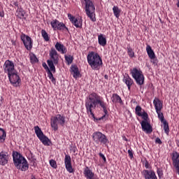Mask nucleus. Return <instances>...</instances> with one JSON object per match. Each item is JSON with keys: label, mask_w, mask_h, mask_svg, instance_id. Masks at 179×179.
I'll return each mask as SVG.
<instances>
[{"label": "nucleus", "mask_w": 179, "mask_h": 179, "mask_svg": "<svg viewBox=\"0 0 179 179\" xmlns=\"http://www.w3.org/2000/svg\"><path fill=\"white\" fill-rule=\"evenodd\" d=\"M85 108L87 114L92 116L94 121L106 120V116L108 114V104L96 92H92L87 97Z\"/></svg>", "instance_id": "obj_1"}, {"label": "nucleus", "mask_w": 179, "mask_h": 179, "mask_svg": "<svg viewBox=\"0 0 179 179\" xmlns=\"http://www.w3.org/2000/svg\"><path fill=\"white\" fill-rule=\"evenodd\" d=\"M87 61L94 71H99L103 66V59H101L100 55L96 52H90L87 56Z\"/></svg>", "instance_id": "obj_2"}, {"label": "nucleus", "mask_w": 179, "mask_h": 179, "mask_svg": "<svg viewBox=\"0 0 179 179\" xmlns=\"http://www.w3.org/2000/svg\"><path fill=\"white\" fill-rule=\"evenodd\" d=\"M13 160L14 166L17 170L21 171H27L29 170V162L27 159L17 152H13Z\"/></svg>", "instance_id": "obj_3"}, {"label": "nucleus", "mask_w": 179, "mask_h": 179, "mask_svg": "<svg viewBox=\"0 0 179 179\" xmlns=\"http://www.w3.org/2000/svg\"><path fill=\"white\" fill-rule=\"evenodd\" d=\"M49 56L50 59L47 60V64L52 72L55 73L57 72L55 65H58L59 64V54H58V52H57L55 48H52L49 51Z\"/></svg>", "instance_id": "obj_4"}, {"label": "nucleus", "mask_w": 179, "mask_h": 179, "mask_svg": "<svg viewBox=\"0 0 179 179\" xmlns=\"http://www.w3.org/2000/svg\"><path fill=\"white\" fill-rule=\"evenodd\" d=\"M85 5V10L87 16L92 20L96 22V7L93 2L90 0H84Z\"/></svg>", "instance_id": "obj_5"}, {"label": "nucleus", "mask_w": 179, "mask_h": 179, "mask_svg": "<svg viewBox=\"0 0 179 179\" xmlns=\"http://www.w3.org/2000/svg\"><path fill=\"white\" fill-rule=\"evenodd\" d=\"M65 116L57 114L50 119V126L54 129V131H58V125L64 127L65 125Z\"/></svg>", "instance_id": "obj_6"}, {"label": "nucleus", "mask_w": 179, "mask_h": 179, "mask_svg": "<svg viewBox=\"0 0 179 179\" xmlns=\"http://www.w3.org/2000/svg\"><path fill=\"white\" fill-rule=\"evenodd\" d=\"M130 73L136 80V85L138 86H142L143 83H145V76H143V73H142V71L138 70L136 68H134L133 69L131 70Z\"/></svg>", "instance_id": "obj_7"}, {"label": "nucleus", "mask_w": 179, "mask_h": 179, "mask_svg": "<svg viewBox=\"0 0 179 179\" xmlns=\"http://www.w3.org/2000/svg\"><path fill=\"white\" fill-rule=\"evenodd\" d=\"M34 129L37 138H38L39 141L42 142L43 145L45 146H50V145H51V141L50 138H48V137L44 135V133H43V131H41L40 127L35 126Z\"/></svg>", "instance_id": "obj_8"}, {"label": "nucleus", "mask_w": 179, "mask_h": 179, "mask_svg": "<svg viewBox=\"0 0 179 179\" xmlns=\"http://www.w3.org/2000/svg\"><path fill=\"white\" fill-rule=\"evenodd\" d=\"M92 138L96 145H99V143L107 145L109 143L108 138H107V136L100 131L94 132L92 134Z\"/></svg>", "instance_id": "obj_9"}, {"label": "nucleus", "mask_w": 179, "mask_h": 179, "mask_svg": "<svg viewBox=\"0 0 179 179\" xmlns=\"http://www.w3.org/2000/svg\"><path fill=\"white\" fill-rule=\"evenodd\" d=\"M20 38L26 50H27V51H31V48H33V40L31 38L24 34H22L20 36Z\"/></svg>", "instance_id": "obj_10"}, {"label": "nucleus", "mask_w": 179, "mask_h": 179, "mask_svg": "<svg viewBox=\"0 0 179 179\" xmlns=\"http://www.w3.org/2000/svg\"><path fill=\"white\" fill-rule=\"evenodd\" d=\"M8 77L11 85H13V86H15V87H17V86L21 82V80H20V77H19V75H17L16 71H14L8 74Z\"/></svg>", "instance_id": "obj_11"}, {"label": "nucleus", "mask_w": 179, "mask_h": 179, "mask_svg": "<svg viewBox=\"0 0 179 179\" xmlns=\"http://www.w3.org/2000/svg\"><path fill=\"white\" fill-rule=\"evenodd\" d=\"M3 70L5 73H8V75L15 72V64H13V62L8 59L6 60L3 64Z\"/></svg>", "instance_id": "obj_12"}, {"label": "nucleus", "mask_w": 179, "mask_h": 179, "mask_svg": "<svg viewBox=\"0 0 179 179\" xmlns=\"http://www.w3.org/2000/svg\"><path fill=\"white\" fill-rule=\"evenodd\" d=\"M68 17L70 22L76 27L77 29H82V18L75 17L72 14H68Z\"/></svg>", "instance_id": "obj_13"}, {"label": "nucleus", "mask_w": 179, "mask_h": 179, "mask_svg": "<svg viewBox=\"0 0 179 179\" xmlns=\"http://www.w3.org/2000/svg\"><path fill=\"white\" fill-rule=\"evenodd\" d=\"M142 176L145 179H157V176H156V172L155 171L150 169H144L141 172Z\"/></svg>", "instance_id": "obj_14"}, {"label": "nucleus", "mask_w": 179, "mask_h": 179, "mask_svg": "<svg viewBox=\"0 0 179 179\" xmlns=\"http://www.w3.org/2000/svg\"><path fill=\"white\" fill-rule=\"evenodd\" d=\"M64 164L66 167V170L68 173H74L73 167H72V162L71 161V156L69 155H65L64 158Z\"/></svg>", "instance_id": "obj_15"}, {"label": "nucleus", "mask_w": 179, "mask_h": 179, "mask_svg": "<svg viewBox=\"0 0 179 179\" xmlns=\"http://www.w3.org/2000/svg\"><path fill=\"white\" fill-rule=\"evenodd\" d=\"M42 66L47 71L48 76L49 79H50L52 83H53V85H57V80L55 79V78H54V75L52 74V70H51L50 67L48 68V66H47V64L45 63H43Z\"/></svg>", "instance_id": "obj_16"}, {"label": "nucleus", "mask_w": 179, "mask_h": 179, "mask_svg": "<svg viewBox=\"0 0 179 179\" xmlns=\"http://www.w3.org/2000/svg\"><path fill=\"white\" fill-rule=\"evenodd\" d=\"M141 125L142 127V130L146 134H152V132L153 131L152 125H150V124L148 122V120H143L141 122Z\"/></svg>", "instance_id": "obj_17"}, {"label": "nucleus", "mask_w": 179, "mask_h": 179, "mask_svg": "<svg viewBox=\"0 0 179 179\" xmlns=\"http://www.w3.org/2000/svg\"><path fill=\"white\" fill-rule=\"evenodd\" d=\"M9 162V155L8 152L1 151L0 152V164L1 166H6Z\"/></svg>", "instance_id": "obj_18"}, {"label": "nucleus", "mask_w": 179, "mask_h": 179, "mask_svg": "<svg viewBox=\"0 0 179 179\" xmlns=\"http://www.w3.org/2000/svg\"><path fill=\"white\" fill-rule=\"evenodd\" d=\"M122 82L127 86L128 90H131V87L134 85V80L131 78L128 73L123 75Z\"/></svg>", "instance_id": "obj_19"}, {"label": "nucleus", "mask_w": 179, "mask_h": 179, "mask_svg": "<svg viewBox=\"0 0 179 179\" xmlns=\"http://www.w3.org/2000/svg\"><path fill=\"white\" fill-rule=\"evenodd\" d=\"M84 177L87 179H96V175L94 173L93 171L89 168V166H85L83 171Z\"/></svg>", "instance_id": "obj_20"}, {"label": "nucleus", "mask_w": 179, "mask_h": 179, "mask_svg": "<svg viewBox=\"0 0 179 179\" xmlns=\"http://www.w3.org/2000/svg\"><path fill=\"white\" fill-rule=\"evenodd\" d=\"M146 51L149 59L153 60V64H156V61H157V59H156V55H155V52L153 51V50H152V47L150 45H147Z\"/></svg>", "instance_id": "obj_21"}, {"label": "nucleus", "mask_w": 179, "mask_h": 179, "mask_svg": "<svg viewBox=\"0 0 179 179\" xmlns=\"http://www.w3.org/2000/svg\"><path fill=\"white\" fill-rule=\"evenodd\" d=\"M172 162H173V166L175 167V169L179 168V153L176 151H174L172 153Z\"/></svg>", "instance_id": "obj_22"}, {"label": "nucleus", "mask_w": 179, "mask_h": 179, "mask_svg": "<svg viewBox=\"0 0 179 179\" xmlns=\"http://www.w3.org/2000/svg\"><path fill=\"white\" fill-rule=\"evenodd\" d=\"M55 48L58 51V52H61V54H66L68 52L66 47L59 42L56 43Z\"/></svg>", "instance_id": "obj_23"}, {"label": "nucleus", "mask_w": 179, "mask_h": 179, "mask_svg": "<svg viewBox=\"0 0 179 179\" xmlns=\"http://www.w3.org/2000/svg\"><path fill=\"white\" fill-rule=\"evenodd\" d=\"M110 100L113 104H124V102L122 101L121 96H120V95L115 93L112 94Z\"/></svg>", "instance_id": "obj_24"}, {"label": "nucleus", "mask_w": 179, "mask_h": 179, "mask_svg": "<svg viewBox=\"0 0 179 179\" xmlns=\"http://www.w3.org/2000/svg\"><path fill=\"white\" fill-rule=\"evenodd\" d=\"M153 104L156 112L162 111L163 109V102L158 98H155L153 101Z\"/></svg>", "instance_id": "obj_25"}, {"label": "nucleus", "mask_w": 179, "mask_h": 179, "mask_svg": "<svg viewBox=\"0 0 179 179\" xmlns=\"http://www.w3.org/2000/svg\"><path fill=\"white\" fill-rule=\"evenodd\" d=\"M71 73H73V77L75 79H78L80 76V71H79V68L76 65H71Z\"/></svg>", "instance_id": "obj_26"}, {"label": "nucleus", "mask_w": 179, "mask_h": 179, "mask_svg": "<svg viewBox=\"0 0 179 179\" xmlns=\"http://www.w3.org/2000/svg\"><path fill=\"white\" fill-rule=\"evenodd\" d=\"M98 43L99 45L105 47V45H107V39H106V37L101 34L98 36Z\"/></svg>", "instance_id": "obj_27"}, {"label": "nucleus", "mask_w": 179, "mask_h": 179, "mask_svg": "<svg viewBox=\"0 0 179 179\" xmlns=\"http://www.w3.org/2000/svg\"><path fill=\"white\" fill-rule=\"evenodd\" d=\"M24 10H23V8L22 6L18 7V8L15 11V16L17 17H19V19H22V17H24Z\"/></svg>", "instance_id": "obj_28"}, {"label": "nucleus", "mask_w": 179, "mask_h": 179, "mask_svg": "<svg viewBox=\"0 0 179 179\" xmlns=\"http://www.w3.org/2000/svg\"><path fill=\"white\" fill-rule=\"evenodd\" d=\"M6 140V131L2 128L0 127V142L3 143Z\"/></svg>", "instance_id": "obj_29"}, {"label": "nucleus", "mask_w": 179, "mask_h": 179, "mask_svg": "<svg viewBox=\"0 0 179 179\" xmlns=\"http://www.w3.org/2000/svg\"><path fill=\"white\" fill-rule=\"evenodd\" d=\"M56 30H59L60 31H69V29H68V27L64 24V22H60L56 28Z\"/></svg>", "instance_id": "obj_30"}, {"label": "nucleus", "mask_w": 179, "mask_h": 179, "mask_svg": "<svg viewBox=\"0 0 179 179\" xmlns=\"http://www.w3.org/2000/svg\"><path fill=\"white\" fill-rule=\"evenodd\" d=\"M59 23H61V22H59L57 19L53 20L52 21H51L50 24H51V26H52V29L55 31H57V28L59 25Z\"/></svg>", "instance_id": "obj_31"}, {"label": "nucleus", "mask_w": 179, "mask_h": 179, "mask_svg": "<svg viewBox=\"0 0 179 179\" xmlns=\"http://www.w3.org/2000/svg\"><path fill=\"white\" fill-rule=\"evenodd\" d=\"M65 61L67 63V65H71L73 62V56L69 55H64Z\"/></svg>", "instance_id": "obj_32"}, {"label": "nucleus", "mask_w": 179, "mask_h": 179, "mask_svg": "<svg viewBox=\"0 0 179 179\" xmlns=\"http://www.w3.org/2000/svg\"><path fill=\"white\" fill-rule=\"evenodd\" d=\"M113 15L115 16V17L118 18L120 17V13H121V10L118 8V6H114L113 8Z\"/></svg>", "instance_id": "obj_33"}, {"label": "nucleus", "mask_w": 179, "mask_h": 179, "mask_svg": "<svg viewBox=\"0 0 179 179\" xmlns=\"http://www.w3.org/2000/svg\"><path fill=\"white\" fill-rule=\"evenodd\" d=\"M127 50L129 57L130 58H134V57H135V52H134V50H132V48H131V45H127Z\"/></svg>", "instance_id": "obj_34"}, {"label": "nucleus", "mask_w": 179, "mask_h": 179, "mask_svg": "<svg viewBox=\"0 0 179 179\" xmlns=\"http://www.w3.org/2000/svg\"><path fill=\"white\" fill-rule=\"evenodd\" d=\"M41 36H42L44 41H48L50 40V36H48V34L44 29L41 30Z\"/></svg>", "instance_id": "obj_35"}, {"label": "nucleus", "mask_w": 179, "mask_h": 179, "mask_svg": "<svg viewBox=\"0 0 179 179\" xmlns=\"http://www.w3.org/2000/svg\"><path fill=\"white\" fill-rule=\"evenodd\" d=\"M162 124L164 125V130L165 134H166V135H169V132H170V128L169 127V123L167 122L166 120H165L164 122H162Z\"/></svg>", "instance_id": "obj_36"}, {"label": "nucleus", "mask_w": 179, "mask_h": 179, "mask_svg": "<svg viewBox=\"0 0 179 179\" xmlns=\"http://www.w3.org/2000/svg\"><path fill=\"white\" fill-rule=\"evenodd\" d=\"M159 120L161 121V122H164L166 120H164V115H163V113H162V110H158V112H156Z\"/></svg>", "instance_id": "obj_37"}, {"label": "nucleus", "mask_w": 179, "mask_h": 179, "mask_svg": "<svg viewBox=\"0 0 179 179\" xmlns=\"http://www.w3.org/2000/svg\"><path fill=\"white\" fill-rule=\"evenodd\" d=\"M138 117H141L144 121H148V118H149L148 113H146L145 110H143Z\"/></svg>", "instance_id": "obj_38"}, {"label": "nucleus", "mask_w": 179, "mask_h": 179, "mask_svg": "<svg viewBox=\"0 0 179 179\" xmlns=\"http://www.w3.org/2000/svg\"><path fill=\"white\" fill-rule=\"evenodd\" d=\"M142 113V107H141V106H137L135 108V113L136 114V115H138V117L141 115V113Z\"/></svg>", "instance_id": "obj_39"}, {"label": "nucleus", "mask_w": 179, "mask_h": 179, "mask_svg": "<svg viewBox=\"0 0 179 179\" xmlns=\"http://www.w3.org/2000/svg\"><path fill=\"white\" fill-rule=\"evenodd\" d=\"M50 165L52 167V169H57L58 165H57V162L54 159H50L49 161Z\"/></svg>", "instance_id": "obj_40"}, {"label": "nucleus", "mask_w": 179, "mask_h": 179, "mask_svg": "<svg viewBox=\"0 0 179 179\" xmlns=\"http://www.w3.org/2000/svg\"><path fill=\"white\" fill-rule=\"evenodd\" d=\"M157 174L159 179H162L163 178V169L160 168L157 169Z\"/></svg>", "instance_id": "obj_41"}, {"label": "nucleus", "mask_w": 179, "mask_h": 179, "mask_svg": "<svg viewBox=\"0 0 179 179\" xmlns=\"http://www.w3.org/2000/svg\"><path fill=\"white\" fill-rule=\"evenodd\" d=\"M31 62L33 64H36V62H38V59H37V57H36L35 55H32L30 56Z\"/></svg>", "instance_id": "obj_42"}, {"label": "nucleus", "mask_w": 179, "mask_h": 179, "mask_svg": "<svg viewBox=\"0 0 179 179\" xmlns=\"http://www.w3.org/2000/svg\"><path fill=\"white\" fill-rule=\"evenodd\" d=\"M144 163V166L145 169H152V166H150V164H149V161H148V159H145V161L143 162Z\"/></svg>", "instance_id": "obj_43"}, {"label": "nucleus", "mask_w": 179, "mask_h": 179, "mask_svg": "<svg viewBox=\"0 0 179 179\" xmlns=\"http://www.w3.org/2000/svg\"><path fill=\"white\" fill-rule=\"evenodd\" d=\"M128 155L131 159H134V152H132V150H128Z\"/></svg>", "instance_id": "obj_44"}, {"label": "nucleus", "mask_w": 179, "mask_h": 179, "mask_svg": "<svg viewBox=\"0 0 179 179\" xmlns=\"http://www.w3.org/2000/svg\"><path fill=\"white\" fill-rule=\"evenodd\" d=\"M155 143H157L158 145H162V140L160 139V138L157 137L155 139Z\"/></svg>", "instance_id": "obj_45"}, {"label": "nucleus", "mask_w": 179, "mask_h": 179, "mask_svg": "<svg viewBox=\"0 0 179 179\" xmlns=\"http://www.w3.org/2000/svg\"><path fill=\"white\" fill-rule=\"evenodd\" d=\"M99 156L101 157V159L103 160L104 162H107V159H106V156L101 152L99 153Z\"/></svg>", "instance_id": "obj_46"}, {"label": "nucleus", "mask_w": 179, "mask_h": 179, "mask_svg": "<svg viewBox=\"0 0 179 179\" xmlns=\"http://www.w3.org/2000/svg\"><path fill=\"white\" fill-rule=\"evenodd\" d=\"M13 6H16V8H17V9L20 8V7H19V3H18L17 1H15V2L13 3Z\"/></svg>", "instance_id": "obj_47"}, {"label": "nucleus", "mask_w": 179, "mask_h": 179, "mask_svg": "<svg viewBox=\"0 0 179 179\" xmlns=\"http://www.w3.org/2000/svg\"><path fill=\"white\" fill-rule=\"evenodd\" d=\"M176 6H178V8H179V0L178 1V3H176Z\"/></svg>", "instance_id": "obj_48"}, {"label": "nucleus", "mask_w": 179, "mask_h": 179, "mask_svg": "<svg viewBox=\"0 0 179 179\" xmlns=\"http://www.w3.org/2000/svg\"><path fill=\"white\" fill-rule=\"evenodd\" d=\"M104 78H105V79H108V76L105 75Z\"/></svg>", "instance_id": "obj_49"}, {"label": "nucleus", "mask_w": 179, "mask_h": 179, "mask_svg": "<svg viewBox=\"0 0 179 179\" xmlns=\"http://www.w3.org/2000/svg\"><path fill=\"white\" fill-rule=\"evenodd\" d=\"M159 22H160L161 23H163V21H162V19H160V18H159Z\"/></svg>", "instance_id": "obj_50"}, {"label": "nucleus", "mask_w": 179, "mask_h": 179, "mask_svg": "<svg viewBox=\"0 0 179 179\" xmlns=\"http://www.w3.org/2000/svg\"><path fill=\"white\" fill-rule=\"evenodd\" d=\"M3 15H1V17H2Z\"/></svg>", "instance_id": "obj_51"}, {"label": "nucleus", "mask_w": 179, "mask_h": 179, "mask_svg": "<svg viewBox=\"0 0 179 179\" xmlns=\"http://www.w3.org/2000/svg\"><path fill=\"white\" fill-rule=\"evenodd\" d=\"M31 179H33V178H31Z\"/></svg>", "instance_id": "obj_52"}]
</instances>
